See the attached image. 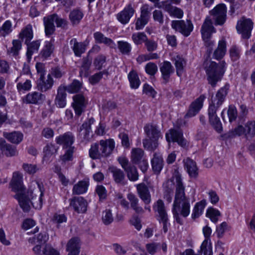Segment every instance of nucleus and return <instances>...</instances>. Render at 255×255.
I'll list each match as a JSON object with an SVG mask.
<instances>
[{
  "instance_id": "nucleus-13",
  "label": "nucleus",
  "mask_w": 255,
  "mask_h": 255,
  "mask_svg": "<svg viewBox=\"0 0 255 255\" xmlns=\"http://www.w3.org/2000/svg\"><path fill=\"white\" fill-rule=\"evenodd\" d=\"M206 97L204 95H201L193 102L189 106V110L185 115V118H192L196 115L203 106V102Z\"/></svg>"
},
{
  "instance_id": "nucleus-10",
  "label": "nucleus",
  "mask_w": 255,
  "mask_h": 255,
  "mask_svg": "<svg viewBox=\"0 0 255 255\" xmlns=\"http://www.w3.org/2000/svg\"><path fill=\"white\" fill-rule=\"evenodd\" d=\"M73 100L72 106L75 114L78 116H80L86 107L88 103L87 100L82 94H77L74 95L73 97Z\"/></svg>"
},
{
  "instance_id": "nucleus-6",
  "label": "nucleus",
  "mask_w": 255,
  "mask_h": 255,
  "mask_svg": "<svg viewBox=\"0 0 255 255\" xmlns=\"http://www.w3.org/2000/svg\"><path fill=\"white\" fill-rule=\"evenodd\" d=\"M229 89V85L228 84L219 89L215 95L212 96L209 107L219 110L225 101Z\"/></svg>"
},
{
  "instance_id": "nucleus-56",
  "label": "nucleus",
  "mask_w": 255,
  "mask_h": 255,
  "mask_svg": "<svg viewBox=\"0 0 255 255\" xmlns=\"http://www.w3.org/2000/svg\"><path fill=\"white\" fill-rule=\"evenodd\" d=\"M118 47L120 51L123 54L129 55L131 51V45L126 41H119L118 42Z\"/></svg>"
},
{
  "instance_id": "nucleus-59",
  "label": "nucleus",
  "mask_w": 255,
  "mask_h": 255,
  "mask_svg": "<svg viewBox=\"0 0 255 255\" xmlns=\"http://www.w3.org/2000/svg\"><path fill=\"white\" fill-rule=\"evenodd\" d=\"M12 31V24L10 20H6L0 27V36H5Z\"/></svg>"
},
{
  "instance_id": "nucleus-12",
  "label": "nucleus",
  "mask_w": 255,
  "mask_h": 255,
  "mask_svg": "<svg viewBox=\"0 0 255 255\" xmlns=\"http://www.w3.org/2000/svg\"><path fill=\"white\" fill-rule=\"evenodd\" d=\"M94 122L93 118L89 119L85 122L79 129V136L83 142L89 141L92 137L91 126Z\"/></svg>"
},
{
  "instance_id": "nucleus-40",
  "label": "nucleus",
  "mask_w": 255,
  "mask_h": 255,
  "mask_svg": "<svg viewBox=\"0 0 255 255\" xmlns=\"http://www.w3.org/2000/svg\"><path fill=\"white\" fill-rule=\"evenodd\" d=\"M66 93L65 89L62 86H60L57 90V94L56 95L55 103V104L59 108H63L66 104Z\"/></svg>"
},
{
  "instance_id": "nucleus-5",
  "label": "nucleus",
  "mask_w": 255,
  "mask_h": 255,
  "mask_svg": "<svg viewBox=\"0 0 255 255\" xmlns=\"http://www.w3.org/2000/svg\"><path fill=\"white\" fill-rule=\"evenodd\" d=\"M216 30L213 25V21L209 17H206L201 28L202 39L205 46L207 48V51L210 53L214 45V42L211 38Z\"/></svg>"
},
{
  "instance_id": "nucleus-16",
  "label": "nucleus",
  "mask_w": 255,
  "mask_h": 255,
  "mask_svg": "<svg viewBox=\"0 0 255 255\" xmlns=\"http://www.w3.org/2000/svg\"><path fill=\"white\" fill-rule=\"evenodd\" d=\"M9 186L14 192H23L25 188L23 184L22 174L17 171L13 172Z\"/></svg>"
},
{
  "instance_id": "nucleus-50",
  "label": "nucleus",
  "mask_w": 255,
  "mask_h": 255,
  "mask_svg": "<svg viewBox=\"0 0 255 255\" xmlns=\"http://www.w3.org/2000/svg\"><path fill=\"white\" fill-rule=\"evenodd\" d=\"M83 12L79 9H73L69 14V19L73 24H78L83 17Z\"/></svg>"
},
{
  "instance_id": "nucleus-49",
  "label": "nucleus",
  "mask_w": 255,
  "mask_h": 255,
  "mask_svg": "<svg viewBox=\"0 0 255 255\" xmlns=\"http://www.w3.org/2000/svg\"><path fill=\"white\" fill-rule=\"evenodd\" d=\"M129 180L134 182L138 179L139 175L136 167L131 165L125 170Z\"/></svg>"
},
{
  "instance_id": "nucleus-26",
  "label": "nucleus",
  "mask_w": 255,
  "mask_h": 255,
  "mask_svg": "<svg viewBox=\"0 0 255 255\" xmlns=\"http://www.w3.org/2000/svg\"><path fill=\"white\" fill-rule=\"evenodd\" d=\"M144 130L149 138L158 141V139L162 136L160 129L155 125H146L144 127Z\"/></svg>"
},
{
  "instance_id": "nucleus-15",
  "label": "nucleus",
  "mask_w": 255,
  "mask_h": 255,
  "mask_svg": "<svg viewBox=\"0 0 255 255\" xmlns=\"http://www.w3.org/2000/svg\"><path fill=\"white\" fill-rule=\"evenodd\" d=\"M218 110V109L209 107L208 115L209 123L212 126L216 131L218 132H221L223 130V127L220 118L217 115V112Z\"/></svg>"
},
{
  "instance_id": "nucleus-4",
  "label": "nucleus",
  "mask_w": 255,
  "mask_h": 255,
  "mask_svg": "<svg viewBox=\"0 0 255 255\" xmlns=\"http://www.w3.org/2000/svg\"><path fill=\"white\" fill-rule=\"evenodd\" d=\"M115 148V141L113 139L101 140L99 143H94L91 145L89 151V156L93 159H99L109 156Z\"/></svg>"
},
{
  "instance_id": "nucleus-58",
  "label": "nucleus",
  "mask_w": 255,
  "mask_h": 255,
  "mask_svg": "<svg viewBox=\"0 0 255 255\" xmlns=\"http://www.w3.org/2000/svg\"><path fill=\"white\" fill-rule=\"evenodd\" d=\"M58 148L51 143L47 144L43 148L44 158H49L57 152Z\"/></svg>"
},
{
  "instance_id": "nucleus-41",
  "label": "nucleus",
  "mask_w": 255,
  "mask_h": 255,
  "mask_svg": "<svg viewBox=\"0 0 255 255\" xmlns=\"http://www.w3.org/2000/svg\"><path fill=\"white\" fill-rule=\"evenodd\" d=\"M127 198L129 201L130 207L136 213L141 214L144 213L143 208L139 206V200L135 195L132 193H129L127 196Z\"/></svg>"
},
{
  "instance_id": "nucleus-32",
  "label": "nucleus",
  "mask_w": 255,
  "mask_h": 255,
  "mask_svg": "<svg viewBox=\"0 0 255 255\" xmlns=\"http://www.w3.org/2000/svg\"><path fill=\"white\" fill-rule=\"evenodd\" d=\"M94 38H95L96 43L100 44L103 43L111 48H115L116 47V43L112 39L106 37L100 32H96L94 33Z\"/></svg>"
},
{
  "instance_id": "nucleus-55",
  "label": "nucleus",
  "mask_w": 255,
  "mask_h": 255,
  "mask_svg": "<svg viewBox=\"0 0 255 255\" xmlns=\"http://www.w3.org/2000/svg\"><path fill=\"white\" fill-rule=\"evenodd\" d=\"M3 153L6 156L11 157L16 155L17 154V151L16 150V147L15 146L7 143L5 141Z\"/></svg>"
},
{
  "instance_id": "nucleus-30",
  "label": "nucleus",
  "mask_w": 255,
  "mask_h": 255,
  "mask_svg": "<svg viewBox=\"0 0 255 255\" xmlns=\"http://www.w3.org/2000/svg\"><path fill=\"white\" fill-rule=\"evenodd\" d=\"M172 61L176 68L177 75L181 77L186 65V61L182 56L179 55L174 56L172 58Z\"/></svg>"
},
{
  "instance_id": "nucleus-22",
  "label": "nucleus",
  "mask_w": 255,
  "mask_h": 255,
  "mask_svg": "<svg viewBox=\"0 0 255 255\" xmlns=\"http://www.w3.org/2000/svg\"><path fill=\"white\" fill-rule=\"evenodd\" d=\"M137 194L145 204H149L151 202V195L148 187L144 183L136 185Z\"/></svg>"
},
{
  "instance_id": "nucleus-61",
  "label": "nucleus",
  "mask_w": 255,
  "mask_h": 255,
  "mask_svg": "<svg viewBox=\"0 0 255 255\" xmlns=\"http://www.w3.org/2000/svg\"><path fill=\"white\" fill-rule=\"evenodd\" d=\"M108 72L106 70H104L97 73L89 77V82L92 85H95L100 81L103 75H105L108 76Z\"/></svg>"
},
{
  "instance_id": "nucleus-51",
  "label": "nucleus",
  "mask_w": 255,
  "mask_h": 255,
  "mask_svg": "<svg viewBox=\"0 0 255 255\" xmlns=\"http://www.w3.org/2000/svg\"><path fill=\"white\" fill-rule=\"evenodd\" d=\"M255 135V121H249L245 124V136L252 138Z\"/></svg>"
},
{
  "instance_id": "nucleus-23",
  "label": "nucleus",
  "mask_w": 255,
  "mask_h": 255,
  "mask_svg": "<svg viewBox=\"0 0 255 255\" xmlns=\"http://www.w3.org/2000/svg\"><path fill=\"white\" fill-rule=\"evenodd\" d=\"M45 99L44 95L37 92H33L26 95L23 102L26 104H39Z\"/></svg>"
},
{
  "instance_id": "nucleus-54",
  "label": "nucleus",
  "mask_w": 255,
  "mask_h": 255,
  "mask_svg": "<svg viewBox=\"0 0 255 255\" xmlns=\"http://www.w3.org/2000/svg\"><path fill=\"white\" fill-rule=\"evenodd\" d=\"M53 50V45L51 41H46L45 45L40 52V55L44 59L49 57Z\"/></svg>"
},
{
  "instance_id": "nucleus-63",
  "label": "nucleus",
  "mask_w": 255,
  "mask_h": 255,
  "mask_svg": "<svg viewBox=\"0 0 255 255\" xmlns=\"http://www.w3.org/2000/svg\"><path fill=\"white\" fill-rule=\"evenodd\" d=\"M102 219L103 223L106 225H108L112 223L114 220V218L111 210L106 209L103 211Z\"/></svg>"
},
{
  "instance_id": "nucleus-47",
  "label": "nucleus",
  "mask_w": 255,
  "mask_h": 255,
  "mask_svg": "<svg viewBox=\"0 0 255 255\" xmlns=\"http://www.w3.org/2000/svg\"><path fill=\"white\" fill-rule=\"evenodd\" d=\"M128 79L131 88L135 89L138 88L140 84V81L135 71L132 70L128 73Z\"/></svg>"
},
{
  "instance_id": "nucleus-29",
  "label": "nucleus",
  "mask_w": 255,
  "mask_h": 255,
  "mask_svg": "<svg viewBox=\"0 0 255 255\" xmlns=\"http://www.w3.org/2000/svg\"><path fill=\"white\" fill-rule=\"evenodd\" d=\"M151 163L154 172L157 174L160 173L163 167V159L161 154L159 152H155Z\"/></svg>"
},
{
  "instance_id": "nucleus-2",
  "label": "nucleus",
  "mask_w": 255,
  "mask_h": 255,
  "mask_svg": "<svg viewBox=\"0 0 255 255\" xmlns=\"http://www.w3.org/2000/svg\"><path fill=\"white\" fill-rule=\"evenodd\" d=\"M38 186L40 192L37 196L33 194L31 191L26 193H17L14 196V198L18 201L19 205L24 212H28L31 208V205L36 209H40L42 206L44 191L42 190L41 186L38 184Z\"/></svg>"
},
{
  "instance_id": "nucleus-8",
  "label": "nucleus",
  "mask_w": 255,
  "mask_h": 255,
  "mask_svg": "<svg viewBox=\"0 0 255 255\" xmlns=\"http://www.w3.org/2000/svg\"><path fill=\"white\" fill-rule=\"evenodd\" d=\"M254 22L252 19L242 17L237 22L236 29L238 32L242 35L244 38L248 39L251 35Z\"/></svg>"
},
{
  "instance_id": "nucleus-45",
  "label": "nucleus",
  "mask_w": 255,
  "mask_h": 255,
  "mask_svg": "<svg viewBox=\"0 0 255 255\" xmlns=\"http://www.w3.org/2000/svg\"><path fill=\"white\" fill-rule=\"evenodd\" d=\"M206 205L205 200L197 202L195 205L192 213V218L195 219L198 218L203 213V210Z\"/></svg>"
},
{
  "instance_id": "nucleus-34",
  "label": "nucleus",
  "mask_w": 255,
  "mask_h": 255,
  "mask_svg": "<svg viewBox=\"0 0 255 255\" xmlns=\"http://www.w3.org/2000/svg\"><path fill=\"white\" fill-rule=\"evenodd\" d=\"M68 255H79L80 253V240L77 238H72L67 245Z\"/></svg>"
},
{
  "instance_id": "nucleus-18",
  "label": "nucleus",
  "mask_w": 255,
  "mask_h": 255,
  "mask_svg": "<svg viewBox=\"0 0 255 255\" xmlns=\"http://www.w3.org/2000/svg\"><path fill=\"white\" fill-rule=\"evenodd\" d=\"M134 12L132 4L129 3L122 11L117 14V18L121 23L126 24L129 22Z\"/></svg>"
},
{
  "instance_id": "nucleus-37",
  "label": "nucleus",
  "mask_w": 255,
  "mask_h": 255,
  "mask_svg": "<svg viewBox=\"0 0 255 255\" xmlns=\"http://www.w3.org/2000/svg\"><path fill=\"white\" fill-rule=\"evenodd\" d=\"M27 45L26 57L28 61H30L32 55L37 52L41 44L40 40H36L32 42L25 43Z\"/></svg>"
},
{
  "instance_id": "nucleus-1",
  "label": "nucleus",
  "mask_w": 255,
  "mask_h": 255,
  "mask_svg": "<svg viewBox=\"0 0 255 255\" xmlns=\"http://www.w3.org/2000/svg\"><path fill=\"white\" fill-rule=\"evenodd\" d=\"M173 177L175 179L176 191L172 212L176 222L183 225V221L180 216L187 217L190 212L189 199L185 196V187L183 185L181 175L177 169H175Z\"/></svg>"
},
{
  "instance_id": "nucleus-9",
  "label": "nucleus",
  "mask_w": 255,
  "mask_h": 255,
  "mask_svg": "<svg viewBox=\"0 0 255 255\" xmlns=\"http://www.w3.org/2000/svg\"><path fill=\"white\" fill-rule=\"evenodd\" d=\"M227 8L225 4H219L210 11V14L213 16L212 20L215 21V25H223L226 20ZM209 17V16L208 17Z\"/></svg>"
},
{
  "instance_id": "nucleus-44",
  "label": "nucleus",
  "mask_w": 255,
  "mask_h": 255,
  "mask_svg": "<svg viewBox=\"0 0 255 255\" xmlns=\"http://www.w3.org/2000/svg\"><path fill=\"white\" fill-rule=\"evenodd\" d=\"M242 134H245V126H239L234 129L229 131L222 135L224 139L232 138L236 135H241Z\"/></svg>"
},
{
  "instance_id": "nucleus-11",
  "label": "nucleus",
  "mask_w": 255,
  "mask_h": 255,
  "mask_svg": "<svg viewBox=\"0 0 255 255\" xmlns=\"http://www.w3.org/2000/svg\"><path fill=\"white\" fill-rule=\"evenodd\" d=\"M165 137L168 142H176L182 147L186 144V140L183 137V133L180 129H170L169 132L166 133Z\"/></svg>"
},
{
  "instance_id": "nucleus-57",
  "label": "nucleus",
  "mask_w": 255,
  "mask_h": 255,
  "mask_svg": "<svg viewBox=\"0 0 255 255\" xmlns=\"http://www.w3.org/2000/svg\"><path fill=\"white\" fill-rule=\"evenodd\" d=\"M132 39L136 45L145 43L147 39V36L144 32L134 33L132 35Z\"/></svg>"
},
{
  "instance_id": "nucleus-33",
  "label": "nucleus",
  "mask_w": 255,
  "mask_h": 255,
  "mask_svg": "<svg viewBox=\"0 0 255 255\" xmlns=\"http://www.w3.org/2000/svg\"><path fill=\"white\" fill-rule=\"evenodd\" d=\"M183 162L184 167L189 176L191 177H196L198 175V168L196 162L189 158L184 159Z\"/></svg>"
},
{
  "instance_id": "nucleus-24",
  "label": "nucleus",
  "mask_w": 255,
  "mask_h": 255,
  "mask_svg": "<svg viewBox=\"0 0 255 255\" xmlns=\"http://www.w3.org/2000/svg\"><path fill=\"white\" fill-rule=\"evenodd\" d=\"M153 210L156 213L157 220L168 218V215L162 200H158L153 206Z\"/></svg>"
},
{
  "instance_id": "nucleus-53",
  "label": "nucleus",
  "mask_w": 255,
  "mask_h": 255,
  "mask_svg": "<svg viewBox=\"0 0 255 255\" xmlns=\"http://www.w3.org/2000/svg\"><path fill=\"white\" fill-rule=\"evenodd\" d=\"M142 143L145 149L152 151L155 150L158 146L157 140L149 138L143 139Z\"/></svg>"
},
{
  "instance_id": "nucleus-20",
  "label": "nucleus",
  "mask_w": 255,
  "mask_h": 255,
  "mask_svg": "<svg viewBox=\"0 0 255 255\" xmlns=\"http://www.w3.org/2000/svg\"><path fill=\"white\" fill-rule=\"evenodd\" d=\"M159 7L164 9L172 17L177 18H181L183 17V10L180 8L172 5L169 0L162 2Z\"/></svg>"
},
{
  "instance_id": "nucleus-60",
  "label": "nucleus",
  "mask_w": 255,
  "mask_h": 255,
  "mask_svg": "<svg viewBox=\"0 0 255 255\" xmlns=\"http://www.w3.org/2000/svg\"><path fill=\"white\" fill-rule=\"evenodd\" d=\"M32 87L31 82L30 80H26L24 82H18L17 84L16 88L19 93H24L29 91Z\"/></svg>"
},
{
  "instance_id": "nucleus-14",
  "label": "nucleus",
  "mask_w": 255,
  "mask_h": 255,
  "mask_svg": "<svg viewBox=\"0 0 255 255\" xmlns=\"http://www.w3.org/2000/svg\"><path fill=\"white\" fill-rule=\"evenodd\" d=\"M70 206L77 213H84L87 211V202L82 197H74L69 199Z\"/></svg>"
},
{
  "instance_id": "nucleus-19",
  "label": "nucleus",
  "mask_w": 255,
  "mask_h": 255,
  "mask_svg": "<svg viewBox=\"0 0 255 255\" xmlns=\"http://www.w3.org/2000/svg\"><path fill=\"white\" fill-rule=\"evenodd\" d=\"M159 69L163 83L166 84L169 82L171 75L174 73V68L170 62L164 61L160 64Z\"/></svg>"
},
{
  "instance_id": "nucleus-38",
  "label": "nucleus",
  "mask_w": 255,
  "mask_h": 255,
  "mask_svg": "<svg viewBox=\"0 0 255 255\" xmlns=\"http://www.w3.org/2000/svg\"><path fill=\"white\" fill-rule=\"evenodd\" d=\"M53 18L51 15L43 18V23L45 28V33L47 36L51 35L55 30Z\"/></svg>"
},
{
  "instance_id": "nucleus-28",
  "label": "nucleus",
  "mask_w": 255,
  "mask_h": 255,
  "mask_svg": "<svg viewBox=\"0 0 255 255\" xmlns=\"http://www.w3.org/2000/svg\"><path fill=\"white\" fill-rule=\"evenodd\" d=\"M3 136L8 141L15 144H18L21 142L23 138V133L19 131H4L3 132Z\"/></svg>"
},
{
  "instance_id": "nucleus-7",
  "label": "nucleus",
  "mask_w": 255,
  "mask_h": 255,
  "mask_svg": "<svg viewBox=\"0 0 255 255\" xmlns=\"http://www.w3.org/2000/svg\"><path fill=\"white\" fill-rule=\"evenodd\" d=\"M171 26L175 31L185 37L189 36L193 30V24L190 20H174L171 21Z\"/></svg>"
},
{
  "instance_id": "nucleus-52",
  "label": "nucleus",
  "mask_w": 255,
  "mask_h": 255,
  "mask_svg": "<svg viewBox=\"0 0 255 255\" xmlns=\"http://www.w3.org/2000/svg\"><path fill=\"white\" fill-rule=\"evenodd\" d=\"M21 46V42L19 40H13L12 41V47L7 50L8 54L10 56L16 57L18 55Z\"/></svg>"
},
{
  "instance_id": "nucleus-25",
  "label": "nucleus",
  "mask_w": 255,
  "mask_h": 255,
  "mask_svg": "<svg viewBox=\"0 0 255 255\" xmlns=\"http://www.w3.org/2000/svg\"><path fill=\"white\" fill-rule=\"evenodd\" d=\"M109 170L116 183L121 185H125L126 184L125 174L122 170L113 166L110 167Z\"/></svg>"
},
{
  "instance_id": "nucleus-36",
  "label": "nucleus",
  "mask_w": 255,
  "mask_h": 255,
  "mask_svg": "<svg viewBox=\"0 0 255 255\" xmlns=\"http://www.w3.org/2000/svg\"><path fill=\"white\" fill-rule=\"evenodd\" d=\"M174 178L173 176L172 179H169L167 181L165 185H164V190L163 192V198L168 202L170 203L172 201L173 195V189L174 187Z\"/></svg>"
},
{
  "instance_id": "nucleus-48",
  "label": "nucleus",
  "mask_w": 255,
  "mask_h": 255,
  "mask_svg": "<svg viewBox=\"0 0 255 255\" xmlns=\"http://www.w3.org/2000/svg\"><path fill=\"white\" fill-rule=\"evenodd\" d=\"M69 93H76L79 92L82 87V83L77 80H74L67 86H62Z\"/></svg>"
},
{
  "instance_id": "nucleus-3",
  "label": "nucleus",
  "mask_w": 255,
  "mask_h": 255,
  "mask_svg": "<svg viewBox=\"0 0 255 255\" xmlns=\"http://www.w3.org/2000/svg\"><path fill=\"white\" fill-rule=\"evenodd\" d=\"M226 66L225 61L218 63L210 61L204 63L207 80L212 87H215L217 83L222 78L226 71Z\"/></svg>"
},
{
  "instance_id": "nucleus-17",
  "label": "nucleus",
  "mask_w": 255,
  "mask_h": 255,
  "mask_svg": "<svg viewBox=\"0 0 255 255\" xmlns=\"http://www.w3.org/2000/svg\"><path fill=\"white\" fill-rule=\"evenodd\" d=\"M150 17V10L149 6L143 5L141 7V14L140 17L138 18L135 23L136 30L142 29L148 22Z\"/></svg>"
},
{
  "instance_id": "nucleus-43",
  "label": "nucleus",
  "mask_w": 255,
  "mask_h": 255,
  "mask_svg": "<svg viewBox=\"0 0 255 255\" xmlns=\"http://www.w3.org/2000/svg\"><path fill=\"white\" fill-rule=\"evenodd\" d=\"M92 60L88 57L83 58L80 70V75L81 76L86 77L88 76Z\"/></svg>"
},
{
  "instance_id": "nucleus-35",
  "label": "nucleus",
  "mask_w": 255,
  "mask_h": 255,
  "mask_svg": "<svg viewBox=\"0 0 255 255\" xmlns=\"http://www.w3.org/2000/svg\"><path fill=\"white\" fill-rule=\"evenodd\" d=\"M89 185V182L87 179L79 181L73 186L72 194L73 195H80L86 193L88 190Z\"/></svg>"
},
{
  "instance_id": "nucleus-62",
  "label": "nucleus",
  "mask_w": 255,
  "mask_h": 255,
  "mask_svg": "<svg viewBox=\"0 0 255 255\" xmlns=\"http://www.w3.org/2000/svg\"><path fill=\"white\" fill-rule=\"evenodd\" d=\"M220 212L213 208H209L206 212V216L209 217L212 222L216 223L218 220V217L220 216Z\"/></svg>"
},
{
  "instance_id": "nucleus-46",
  "label": "nucleus",
  "mask_w": 255,
  "mask_h": 255,
  "mask_svg": "<svg viewBox=\"0 0 255 255\" xmlns=\"http://www.w3.org/2000/svg\"><path fill=\"white\" fill-rule=\"evenodd\" d=\"M144 158V151L142 149L139 148L132 149L131 152V161L133 164H135Z\"/></svg>"
},
{
  "instance_id": "nucleus-31",
  "label": "nucleus",
  "mask_w": 255,
  "mask_h": 255,
  "mask_svg": "<svg viewBox=\"0 0 255 255\" xmlns=\"http://www.w3.org/2000/svg\"><path fill=\"white\" fill-rule=\"evenodd\" d=\"M53 85V80L50 74H48L46 79L45 78L39 77L37 82V88L39 90L43 92L51 89Z\"/></svg>"
},
{
  "instance_id": "nucleus-21",
  "label": "nucleus",
  "mask_w": 255,
  "mask_h": 255,
  "mask_svg": "<svg viewBox=\"0 0 255 255\" xmlns=\"http://www.w3.org/2000/svg\"><path fill=\"white\" fill-rule=\"evenodd\" d=\"M55 141L57 144L62 145L63 148H69L72 147V145L74 141V136L72 132H67L56 137Z\"/></svg>"
},
{
  "instance_id": "nucleus-39",
  "label": "nucleus",
  "mask_w": 255,
  "mask_h": 255,
  "mask_svg": "<svg viewBox=\"0 0 255 255\" xmlns=\"http://www.w3.org/2000/svg\"><path fill=\"white\" fill-rule=\"evenodd\" d=\"M33 37V32L32 30V25L30 24H27L24 27L19 34V38L23 40L25 39L24 43L31 41Z\"/></svg>"
},
{
  "instance_id": "nucleus-64",
  "label": "nucleus",
  "mask_w": 255,
  "mask_h": 255,
  "mask_svg": "<svg viewBox=\"0 0 255 255\" xmlns=\"http://www.w3.org/2000/svg\"><path fill=\"white\" fill-rule=\"evenodd\" d=\"M201 251L203 253L204 255H212V248L211 244L208 242V240H205L201 246Z\"/></svg>"
},
{
  "instance_id": "nucleus-27",
  "label": "nucleus",
  "mask_w": 255,
  "mask_h": 255,
  "mask_svg": "<svg viewBox=\"0 0 255 255\" xmlns=\"http://www.w3.org/2000/svg\"><path fill=\"white\" fill-rule=\"evenodd\" d=\"M71 48L76 57H80L85 53L86 44L85 42H78L76 38H72L70 41Z\"/></svg>"
},
{
  "instance_id": "nucleus-42",
  "label": "nucleus",
  "mask_w": 255,
  "mask_h": 255,
  "mask_svg": "<svg viewBox=\"0 0 255 255\" xmlns=\"http://www.w3.org/2000/svg\"><path fill=\"white\" fill-rule=\"evenodd\" d=\"M226 52V43L224 40H220L217 48L215 50L213 57L217 60L223 58Z\"/></svg>"
}]
</instances>
